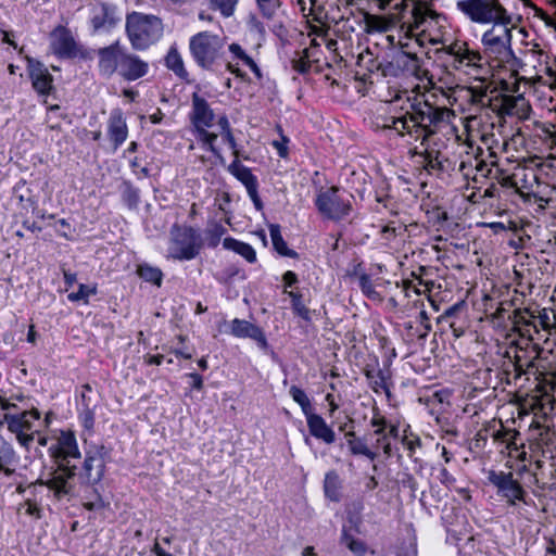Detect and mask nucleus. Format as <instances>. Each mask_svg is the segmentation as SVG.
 <instances>
[{"label": "nucleus", "mask_w": 556, "mask_h": 556, "mask_svg": "<svg viewBox=\"0 0 556 556\" xmlns=\"http://www.w3.org/2000/svg\"><path fill=\"white\" fill-rule=\"evenodd\" d=\"M258 14L266 21H273L280 9L282 0H254Z\"/></svg>", "instance_id": "nucleus-34"}, {"label": "nucleus", "mask_w": 556, "mask_h": 556, "mask_svg": "<svg viewBox=\"0 0 556 556\" xmlns=\"http://www.w3.org/2000/svg\"><path fill=\"white\" fill-rule=\"evenodd\" d=\"M365 376L369 380V383L374 392L378 393L380 390H383L389 395L390 391L387 386V380L389 379L390 376L388 370H383L380 368H378L377 370L366 368Z\"/></svg>", "instance_id": "nucleus-32"}, {"label": "nucleus", "mask_w": 556, "mask_h": 556, "mask_svg": "<svg viewBox=\"0 0 556 556\" xmlns=\"http://www.w3.org/2000/svg\"><path fill=\"white\" fill-rule=\"evenodd\" d=\"M404 119H405V114H403L402 116H397V117L391 116V117L387 118V123H384L381 126V129L382 130L392 129V130H395L399 136H401V124H399L397 122L404 121Z\"/></svg>", "instance_id": "nucleus-53"}, {"label": "nucleus", "mask_w": 556, "mask_h": 556, "mask_svg": "<svg viewBox=\"0 0 556 556\" xmlns=\"http://www.w3.org/2000/svg\"><path fill=\"white\" fill-rule=\"evenodd\" d=\"M227 229L218 222H212L205 229V241L208 248L215 249Z\"/></svg>", "instance_id": "nucleus-38"}, {"label": "nucleus", "mask_w": 556, "mask_h": 556, "mask_svg": "<svg viewBox=\"0 0 556 556\" xmlns=\"http://www.w3.org/2000/svg\"><path fill=\"white\" fill-rule=\"evenodd\" d=\"M402 444L405 446V448L408 451V456L412 457L415 453L416 448L421 446V440L419 437L414 434H404L402 440Z\"/></svg>", "instance_id": "nucleus-51"}, {"label": "nucleus", "mask_w": 556, "mask_h": 556, "mask_svg": "<svg viewBox=\"0 0 556 556\" xmlns=\"http://www.w3.org/2000/svg\"><path fill=\"white\" fill-rule=\"evenodd\" d=\"M494 18L489 23L493 26L488 29L481 38L486 56L495 62L494 66L501 67L506 64L519 66L521 61L515 55L511 49V17L507 14L503 5L494 8Z\"/></svg>", "instance_id": "nucleus-2"}, {"label": "nucleus", "mask_w": 556, "mask_h": 556, "mask_svg": "<svg viewBox=\"0 0 556 556\" xmlns=\"http://www.w3.org/2000/svg\"><path fill=\"white\" fill-rule=\"evenodd\" d=\"M527 56L532 61L533 67L538 68V72L556 79V70L554 68L556 61L551 62L548 53L539 43H531V48L527 50Z\"/></svg>", "instance_id": "nucleus-24"}, {"label": "nucleus", "mask_w": 556, "mask_h": 556, "mask_svg": "<svg viewBox=\"0 0 556 556\" xmlns=\"http://www.w3.org/2000/svg\"><path fill=\"white\" fill-rule=\"evenodd\" d=\"M397 236L396 228L392 224H388L381 229V238L386 241H390Z\"/></svg>", "instance_id": "nucleus-58"}, {"label": "nucleus", "mask_w": 556, "mask_h": 556, "mask_svg": "<svg viewBox=\"0 0 556 556\" xmlns=\"http://www.w3.org/2000/svg\"><path fill=\"white\" fill-rule=\"evenodd\" d=\"M376 70L381 71L383 76H396L397 74L394 65L391 62H387L386 64L378 63Z\"/></svg>", "instance_id": "nucleus-61"}, {"label": "nucleus", "mask_w": 556, "mask_h": 556, "mask_svg": "<svg viewBox=\"0 0 556 556\" xmlns=\"http://www.w3.org/2000/svg\"><path fill=\"white\" fill-rule=\"evenodd\" d=\"M519 435L516 429H507L501 425L498 430L492 433V438L495 442L505 444L507 448L513 447L516 443L515 440Z\"/></svg>", "instance_id": "nucleus-43"}, {"label": "nucleus", "mask_w": 556, "mask_h": 556, "mask_svg": "<svg viewBox=\"0 0 556 556\" xmlns=\"http://www.w3.org/2000/svg\"><path fill=\"white\" fill-rule=\"evenodd\" d=\"M292 67L300 74H306L311 70V62L308 60V49H304L296 58H293Z\"/></svg>", "instance_id": "nucleus-48"}, {"label": "nucleus", "mask_w": 556, "mask_h": 556, "mask_svg": "<svg viewBox=\"0 0 556 556\" xmlns=\"http://www.w3.org/2000/svg\"><path fill=\"white\" fill-rule=\"evenodd\" d=\"M269 235L270 239L274 245V249L282 256H288L291 258H298L299 254L296 251L291 250L288 248L287 242L282 238L281 229L278 224H270L269 227Z\"/></svg>", "instance_id": "nucleus-30"}, {"label": "nucleus", "mask_w": 556, "mask_h": 556, "mask_svg": "<svg viewBox=\"0 0 556 556\" xmlns=\"http://www.w3.org/2000/svg\"><path fill=\"white\" fill-rule=\"evenodd\" d=\"M427 127L422 128L421 130V146L422 147H426L428 146V141L429 139L435 134V128L438 126H428V124L426 125Z\"/></svg>", "instance_id": "nucleus-62"}, {"label": "nucleus", "mask_w": 556, "mask_h": 556, "mask_svg": "<svg viewBox=\"0 0 556 556\" xmlns=\"http://www.w3.org/2000/svg\"><path fill=\"white\" fill-rule=\"evenodd\" d=\"M283 293L288 294L291 299L293 313L303 318L306 321H311V311L307 308L302 300V294L298 291L283 290Z\"/></svg>", "instance_id": "nucleus-39"}, {"label": "nucleus", "mask_w": 556, "mask_h": 556, "mask_svg": "<svg viewBox=\"0 0 556 556\" xmlns=\"http://www.w3.org/2000/svg\"><path fill=\"white\" fill-rule=\"evenodd\" d=\"M452 46V56L454 58L453 66L458 70L462 65L475 66L481 60L478 51L470 50L465 41H454Z\"/></svg>", "instance_id": "nucleus-25"}, {"label": "nucleus", "mask_w": 556, "mask_h": 556, "mask_svg": "<svg viewBox=\"0 0 556 556\" xmlns=\"http://www.w3.org/2000/svg\"><path fill=\"white\" fill-rule=\"evenodd\" d=\"M501 5L498 0H459L457 8L472 22L488 24L494 18V8Z\"/></svg>", "instance_id": "nucleus-12"}, {"label": "nucleus", "mask_w": 556, "mask_h": 556, "mask_svg": "<svg viewBox=\"0 0 556 556\" xmlns=\"http://www.w3.org/2000/svg\"><path fill=\"white\" fill-rule=\"evenodd\" d=\"M493 111L500 115H516L522 117L527 108L526 99L522 96H501L495 99V103L491 104Z\"/></svg>", "instance_id": "nucleus-22"}, {"label": "nucleus", "mask_w": 556, "mask_h": 556, "mask_svg": "<svg viewBox=\"0 0 556 556\" xmlns=\"http://www.w3.org/2000/svg\"><path fill=\"white\" fill-rule=\"evenodd\" d=\"M108 136L113 143L114 150H117L128 137V127L126 118L121 109H114L108 119Z\"/></svg>", "instance_id": "nucleus-19"}, {"label": "nucleus", "mask_w": 556, "mask_h": 556, "mask_svg": "<svg viewBox=\"0 0 556 556\" xmlns=\"http://www.w3.org/2000/svg\"><path fill=\"white\" fill-rule=\"evenodd\" d=\"M352 198L351 194L341 192L338 187H330L317 194L315 205L324 217L341 220L352 211Z\"/></svg>", "instance_id": "nucleus-7"}, {"label": "nucleus", "mask_w": 556, "mask_h": 556, "mask_svg": "<svg viewBox=\"0 0 556 556\" xmlns=\"http://www.w3.org/2000/svg\"><path fill=\"white\" fill-rule=\"evenodd\" d=\"M424 162H425V168L428 172L444 169L443 162L441 159L434 157L433 160H424Z\"/></svg>", "instance_id": "nucleus-57"}, {"label": "nucleus", "mask_w": 556, "mask_h": 556, "mask_svg": "<svg viewBox=\"0 0 556 556\" xmlns=\"http://www.w3.org/2000/svg\"><path fill=\"white\" fill-rule=\"evenodd\" d=\"M342 480L336 470L326 472L324 479V493L326 498L339 503L342 498Z\"/></svg>", "instance_id": "nucleus-28"}, {"label": "nucleus", "mask_w": 556, "mask_h": 556, "mask_svg": "<svg viewBox=\"0 0 556 556\" xmlns=\"http://www.w3.org/2000/svg\"><path fill=\"white\" fill-rule=\"evenodd\" d=\"M348 445L352 455H362L369 458L370 460H375L377 458V454L368 447L364 439H349Z\"/></svg>", "instance_id": "nucleus-42"}, {"label": "nucleus", "mask_w": 556, "mask_h": 556, "mask_svg": "<svg viewBox=\"0 0 556 556\" xmlns=\"http://www.w3.org/2000/svg\"><path fill=\"white\" fill-rule=\"evenodd\" d=\"M230 333L236 338H250L262 349L267 348V339L262 328L248 320L235 318L230 325Z\"/></svg>", "instance_id": "nucleus-20"}, {"label": "nucleus", "mask_w": 556, "mask_h": 556, "mask_svg": "<svg viewBox=\"0 0 556 556\" xmlns=\"http://www.w3.org/2000/svg\"><path fill=\"white\" fill-rule=\"evenodd\" d=\"M282 281L285 290H287V288H291L298 282V275L294 271L288 270L282 275Z\"/></svg>", "instance_id": "nucleus-60"}, {"label": "nucleus", "mask_w": 556, "mask_h": 556, "mask_svg": "<svg viewBox=\"0 0 556 556\" xmlns=\"http://www.w3.org/2000/svg\"><path fill=\"white\" fill-rule=\"evenodd\" d=\"M486 478L508 507H515L519 502L527 504V492L511 471L489 470Z\"/></svg>", "instance_id": "nucleus-8"}, {"label": "nucleus", "mask_w": 556, "mask_h": 556, "mask_svg": "<svg viewBox=\"0 0 556 556\" xmlns=\"http://www.w3.org/2000/svg\"><path fill=\"white\" fill-rule=\"evenodd\" d=\"M161 18L152 14L131 12L126 15L125 30L134 50L143 51L163 36Z\"/></svg>", "instance_id": "nucleus-4"}, {"label": "nucleus", "mask_w": 556, "mask_h": 556, "mask_svg": "<svg viewBox=\"0 0 556 556\" xmlns=\"http://www.w3.org/2000/svg\"><path fill=\"white\" fill-rule=\"evenodd\" d=\"M210 8L218 11L225 18L231 17L237 9L239 0H208Z\"/></svg>", "instance_id": "nucleus-44"}, {"label": "nucleus", "mask_w": 556, "mask_h": 556, "mask_svg": "<svg viewBox=\"0 0 556 556\" xmlns=\"http://www.w3.org/2000/svg\"><path fill=\"white\" fill-rule=\"evenodd\" d=\"M397 64L404 70L410 72L413 75L420 77L421 73V60L417 54L412 52H402L397 58Z\"/></svg>", "instance_id": "nucleus-36"}, {"label": "nucleus", "mask_w": 556, "mask_h": 556, "mask_svg": "<svg viewBox=\"0 0 556 556\" xmlns=\"http://www.w3.org/2000/svg\"><path fill=\"white\" fill-rule=\"evenodd\" d=\"M27 61V70L29 77L31 79L33 88L39 94H49L52 90V81L53 78L49 73L48 68L38 60H35L30 56H26Z\"/></svg>", "instance_id": "nucleus-16"}, {"label": "nucleus", "mask_w": 556, "mask_h": 556, "mask_svg": "<svg viewBox=\"0 0 556 556\" xmlns=\"http://www.w3.org/2000/svg\"><path fill=\"white\" fill-rule=\"evenodd\" d=\"M417 155L422 157L424 160H433L434 157L440 159L441 153L438 150L429 149L428 146L425 147V150L421 152H415Z\"/></svg>", "instance_id": "nucleus-64"}, {"label": "nucleus", "mask_w": 556, "mask_h": 556, "mask_svg": "<svg viewBox=\"0 0 556 556\" xmlns=\"http://www.w3.org/2000/svg\"><path fill=\"white\" fill-rule=\"evenodd\" d=\"M208 150L217 157L219 159L220 163H224V157L220 153V151L215 147V141L217 139V135L214 132L208 131Z\"/></svg>", "instance_id": "nucleus-56"}, {"label": "nucleus", "mask_w": 556, "mask_h": 556, "mask_svg": "<svg viewBox=\"0 0 556 556\" xmlns=\"http://www.w3.org/2000/svg\"><path fill=\"white\" fill-rule=\"evenodd\" d=\"M370 426L376 428L374 433L376 435H378V439L376 441V446H379L381 443H383L386 441V439L388 438V434H387V428H388V421L384 417L382 416H379V417H374L371 420H370Z\"/></svg>", "instance_id": "nucleus-47"}, {"label": "nucleus", "mask_w": 556, "mask_h": 556, "mask_svg": "<svg viewBox=\"0 0 556 556\" xmlns=\"http://www.w3.org/2000/svg\"><path fill=\"white\" fill-rule=\"evenodd\" d=\"M48 452L53 462V468L46 480H40V484L53 491L55 497L62 498L73 492L74 479L81 459L74 432L61 431Z\"/></svg>", "instance_id": "nucleus-1"}, {"label": "nucleus", "mask_w": 556, "mask_h": 556, "mask_svg": "<svg viewBox=\"0 0 556 556\" xmlns=\"http://www.w3.org/2000/svg\"><path fill=\"white\" fill-rule=\"evenodd\" d=\"M125 49L116 40L108 47L98 49V70L101 76L111 78L117 73Z\"/></svg>", "instance_id": "nucleus-14"}, {"label": "nucleus", "mask_w": 556, "mask_h": 556, "mask_svg": "<svg viewBox=\"0 0 556 556\" xmlns=\"http://www.w3.org/2000/svg\"><path fill=\"white\" fill-rule=\"evenodd\" d=\"M305 418L312 437L328 445L336 441L333 429L327 425L326 420L320 415L313 413Z\"/></svg>", "instance_id": "nucleus-23"}, {"label": "nucleus", "mask_w": 556, "mask_h": 556, "mask_svg": "<svg viewBox=\"0 0 556 556\" xmlns=\"http://www.w3.org/2000/svg\"><path fill=\"white\" fill-rule=\"evenodd\" d=\"M214 112L207 101L198 93L192 94L191 122L194 128L212 127L214 122Z\"/></svg>", "instance_id": "nucleus-21"}, {"label": "nucleus", "mask_w": 556, "mask_h": 556, "mask_svg": "<svg viewBox=\"0 0 556 556\" xmlns=\"http://www.w3.org/2000/svg\"><path fill=\"white\" fill-rule=\"evenodd\" d=\"M341 541L352 553H354L357 556H364V554L366 553L365 543L361 540L354 539L345 530H343L342 532Z\"/></svg>", "instance_id": "nucleus-46"}, {"label": "nucleus", "mask_w": 556, "mask_h": 556, "mask_svg": "<svg viewBox=\"0 0 556 556\" xmlns=\"http://www.w3.org/2000/svg\"><path fill=\"white\" fill-rule=\"evenodd\" d=\"M78 418H79L80 425L86 430L90 431V430L93 429V426H94V413H93V410L87 404L80 410Z\"/></svg>", "instance_id": "nucleus-50"}, {"label": "nucleus", "mask_w": 556, "mask_h": 556, "mask_svg": "<svg viewBox=\"0 0 556 556\" xmlns=\"http://www.w3.org/2000/svg\"><path fill=\"white\" fill-rule=\"evenodd\" d=\"M528 313H529L528 309H526V311L516 309L514 312V324L515 325H526V326L531 325V323L529 320H527L526 316H525Z\"/></svg>", "instance_id": "nucleus-63"}, {"label": "nucleus", "mask_w": 556, "mask_h": 556, "mask_svg": "<svg viewBox=\"0 0 556 556\" xmlns=\"http://www.w3.org/2000/svg\"><path fill=\"white\" fill-rule=\"evenodd\" d=\"M251 201L253 202L254 204V207L257 210V211H262L264 208V204L258 195V188H253L249 191H247Z\"/></svg>", "instance_id": "nucleus-59"}, {"label": "nucleus", "mask_w": 556, "mask_h": 556, "mask_svg": "<svg viewBox=\"0 0 556 556\" xmlns=\"http://www.w3.org/2000/svg\"><path fill=\"white\" fill-rule=\"evenodd\" d=\"M223 48V38L210 31H200L189 40V49L193 60L204 70L213 67L219 59Z\"/></svg>", "instance_id": "nucleus-6"}, {"label": "nucleus", "mask_w": 556, "mask_h": 556, "mask_svg": "<svg viewBox=\"0 0 556 556\" xmlns=\"http://www.w3.org/2000/svg\"><path fill=\"white\" fill-rule=\"evenodd\" d=\"M439 480L442 484H444L447 488H451L456 481V479L448 472V470L445 467H442L440 469Z\"/></svg>", "instance_id": "nucleus-55"}, {"label": "nucleus", "mask_w": 556, "mask_h": 556, "mask_svg": "<svg viewBox=\"0 0 556 556\" xmlns=\"http://www.w3.org/2000/svg\"><path fill=\"white\" fill-rule=\"evenodd\" d=\"M138 276L146 282L153 283L161 287L163 280V273L159 267L151 266L149 264H140L137 267Z\"/></svg>", "instance_id": "nucleus-35"}, {"label": "nucleus", "mask_w": 556, "mask_h": 556, "mask_svg": "<svg viewBox=\"0 0 556 556\" xmlns=\"http://www.w3.org/2000/svg\"><path fill=\"white\" fill-rule=\"evenodd\" d=\"M289 394L292 400L301 406L305 417L314 413L308 396L301 388L298 386H291L289 389Z\"/></svg>", "instance_id": "nucleus-41"}, {"label": "nucleus", "mask_w": 556, "mask_h": 556, "mask_svg": "<svg viewBox=\"0 0 556 556\" xmlns=\"http://www.w3.org/2000/svg\"><path fill=\"white\" fill-rule=\"evenodd\" d=\"M409 118L412 123H416L419 128L428 126H439L445 118L451 115V110L446 108L434 106L428 101L413 103L410 105Z\"/></svg>", "instance_id": "nucleus-11"}, {"label": "nucleus", "mask_w": 556, "mask_h": 556, "mask_svg": "<svg viewBox=\"0 0 556 556\" xmlns=\"http://www.w3.org/2000/svg\"><path fill=\"white\" fill-rule=\"evenodd\" d=\"M228 172L245 187L247 191L258 188L257 177L253 175L249 167L242 165L239 160H233L230 163Z\"/></svg>", "instance_id": "nucleus-27"}, {"label": "nucleus", "mask_w": 556, "mask_h": 556, "mask_svg": "<svg viewBox=\"0 0 556 556\" xmlns=\"http://www.w3.org/2000/svg\"><path fill=\"white\" fill-rule=\"evenodd\" d=\"M229 52L233 55V58L242 61L258 78L262 77L261 70L256 62L242 49L239 43H231L229 46Z\"/></svg>", "instance_id": "nucleus-37"}, {"label": "nucleus", "mask_w": 556, "mask_h": 556, "mask_svg": "<svg viewBox=\"0 0 556 556\" xmlns=\"http://www.w3.org/2000/svg\"><path fill=\"white\" fill-rule=\"evenodd\" d=\"M18 463V455L13 445L2 434H0V472L11 477L15 472V466Z\"/></svg>", "instance_id": "nucleus-26"}, {"label": "nucleus", "mask_w": 556, "mask_h": 556, "mask_svg": "<svg viewBox=\"0 0 556 556\" xmlns=\"http://www.w3.org/2000/svg\"><path fill=\"white\" fill-rule=\"evenodd\" d=\"M262 16L260 14L250 12L247 15L245 25L248 31L256 37L258 42H262L266 39V26L264 22L262 21Z\"/></svg>", "instance_id": "nucleus-33"}, {"label": "nucleus", "mask_w": 556, "mask_h": 556, "mask_svg": "<svg viewBox=\"0 0 556 556\" xmlns=\"http://www.w3.org/2000/svg\"><path fill=\"white\" fill-rule=\"evenodd\" d=\"M122 199L128 208H137L140 201V191L128 181L122 185Z\"/></svg>", "instance_id": "nucleus-40"}, {"label": "nucleus", "mask_w": 556, "mask_h": 556, "mask_svg": "<svg viewBox=\"0 0 556 556\" xmlns=\"http://www.w3.org/2000/svg\"><path fill=\"white\" fill-rule=\"evenodd\" d=\"M51 49L60 58L71 59L77 54V45L71 33L64 26H58L51 33Z\"/></svg>", "instance_id": "nucleus-15"}, {"label": "nucleus", "mask_w": 556, "mask_h": 556, "mask_svg": "<svg viewBox=\"0 0 556 556\" xmlns=\"http://www.w3.org/2000/svg\"><path fill=\"white\" fill-rule=\"evenodd\" d=\"M109 459L110 450L105 445L89 444L85 448V458L80 471L83 481L89 485L99 483L104 477Z\"/></svg>", "instance_id": "nucleus-9"}, {"label": "nucleus", "mask_w": 556, "mask_h": 556, "mask_svg": "<svg viewBox=\"0 0 556 556\" xmlns=\"http://www.w3.org/2000/svg\"><path fill=\"white\" fill-rule=\"evenodd\" d=\"M203 245L201 235L191 226L174 224L169 229L168 256L178 261L195 258Z\"/></svg>", "instance_id": "nucleus-5"}, {"label": "nucleus", "mask_w": 556, "mask_h": 556, "mask_svg": "<svg viewBox=\"0 0 556 556\" xmlns=\"http://www.w3.org/2000/svg\"><path fill=\"white\" fill-rule=\"evenodd\" d=\"M223 247L226 250H231V251L238 253L243 258H245L249 263L256 262L255 250L249 243H245V242L239 241L235 238L228 237V238L224 239Z\"/></svg>", "instance_id": "nucleus-29"}, {"label": "nucleus", "mask_w": 556, "mask_h": 556, "mask_svg": "<svg viewBox=\"0 0 556 556\" xmlns=\"http://www.w3.org/2000/svg\"><path fill=\"white\" fill-rule=\"evenodd\" d=\"M149 70V64L138 55L126 50L123 53L117 74L127 81H134L143 77Z\"/></svg>", "instance_id": "nucleus-18"}, {"label": "nucleus", "mask_w": 556, "mask_h": 556, "mask_svg": "<svg viewBox=\"0 0 556 556\" xmlns=\"http://www.w3.org/2000/svg\"><path fill=\"white\" fill-rule=\"evenodd\" d=\"M358 287L368 299L376 300L379 298V293L376 291L369 275L362 274L359 276Z\"/></svg>", "instance_id": "nucleus-49"}, {"label": "nucleus", "mask_w": 556, "mask_h": 556, "mask_svg": "<svg viewBox=\"0 0 556 556\" xmlns=\"http://www.w3.org/2000/svg\"><path fill=\"white\" fill-rule=\"evenodd\" d=\"M165 66L174 72L180 79L187 80L188 72L185 68L184 60L175 46H172L165 56Z\"/></svg>", "instance_id": "nucleus-31"}, {"label": "nucleus", "mask_w": 556, "mask_h": 556, "mask_svg": "<svg viewBox=\"0 0 556 556\" xmlns=\"http://www.w3.org/2000/svg\"><path fill=\"white\" fill-rule=\"evenodd\" d=\"M121 22L117 5L109 2H99L92 8L90 24L93 33L109 31Z\"/></svg>", "instance_id": "nucleus-13"}, {"label": "nucleus", "mask_w": 556, "mask_h": 556, "mask_svg": "<svg viewBox=\"0 0 556 556\" xmlns=\"http://www.w3.org/2000/svg\"><path fill=\"white\" fill-rule=\"evenodd\" d=\"M97 294V286L84 285L80 283L78 286L77 292H72L67 295L68 301L71 302H80L83 301L85 304H88L89 296Z\"/></svg>", "instance_id": "nucleus-45"}, {"label": "nucleus", "mask_w": 556, "mask_h": 556, "mask_svg": "<svg viewBox=\"0 0 556 556\" xmlns=\"http://www.w3.org/2000/svg\"><path fill=\"white\" fill-rule=\"evenodd\" d=\"M40 419L37 408L23 410L16 414L5 413L2 422L7 424L8 430L15 434L17 442L25 448L34 441V422Z\"/></svg>", "instance_id": "nucleus-10"}, {"label": "nucleus", "mask_w": 556, "mask_h": 556, "mask_svg": "<svg viewBox=\"0 0 556 556\" xmlns=\"http://www.w3.org/2000/svg\"><path fill=\"white\" fill-rule=\"evenodd\" d=\"M288 143H289V139L283 135H281V141L273 142V146L276 148L278 155L280 157L288 156Z\"/></svg>", "instance_id": "nucleus-54"}, {"label": "nucleus", "mask_w": 556, "mask_h": 556, "mask_svg": "<svg viewBox=\"0 0 556 556\" xmlns=\"http://www.w3.org/2000/svg\"><path fill=\"white\" fill-rule=\"evenodd\" d=\"M383 10L394 11L392 17L401 23V26L413 33L421 29L426 31L432 23L438 24L441 15L430 9L421 0H378Z\"/></svg>", "instance_id": "nucleus-3"}, {"label": "nucleus", "mask_w": 556, "mask_h": 556, "mask_svg": "<svg viewBox=\"0 0 556 556\" xmlns=\"http://www.w3.org/2000/svg\"><path fill=\"white\" fill-rule=\"evenodd\" d=\"M506 185L516 188L521 195L532 194L535 197L542 182L533 169L521 168L513 177L506 178Z\"/></svg>", "instance_id": "nucleus-17"}, {"label": "nucleus", "mask_w": 556, "mask_h": 556, "mask_svg": "<svg viewBox=\"0 0 556 556\" xmlns=\"http://www.w3.org/2000/svg\"><path fill=\"white\" fill-rule=\"evenodd\" d=\"M402 289L405 298L410 299L413 296H419L422 291L413 283L410 280H403L402 281Z\"/></svg>", "instance_id": "nucleus-52"}]
</instances>
